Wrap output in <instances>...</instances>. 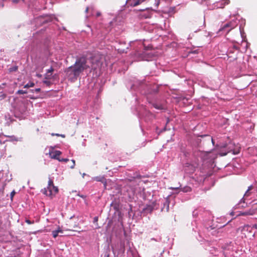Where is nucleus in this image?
<instances>
[{"label":"nucleus","instance_id":"f257e3e1","mask_svg":"<svg viewBox=\"0 0 257 257\" xmlns=\"http://www.w3.org/2000/svg\"><path fill=\"white\" fill-rule=\"evenodd\" d=\"M89 68L87 64V59L82 57L76 59L75 63L65 70L66 76L71 81H74L77 79L81 73Z\"/></svg>","mask_w":257,"mask_h":257},{"label":"nucleus","instance_id":"f03ea898","mask_svg":"<svg viewBox=\"0 0 257 257\" xmlns=\"http://www.w3.org/2000/svg\"><path fill=\"white\" fill-rule=\"evenodd\" d=\"M58 188L54 185L53 181L49 178L47 188L42 189L41 192L47 196L53 198L58 192Z\"/></svg>","mask_w":257,"mask_h":257},{"label":"nucleus","instance_id":"7ed1b4c3","mask_svg":"<svg viewBox=\"0 0 257 257\" xmlns=\"http://www.w3.org/2000/svg\"><path fill=\"white\" fill-rule=\"evenodd\" d=\"M239 230L241 232L242 238H251L255 234V231H253L252 227L249 225H244L243 226L239 227L237 231Z\"/></svg>","mask_w":257,"mask_h":257},{"label":"nucleus","instance_id":"20e7f679","mask_svg":"<svg viewBox=\"0 0 257 257\" xmlns=\"http://www.w3.org/2000/svg\"><path fill=\"white\" fill-rule=\"evenodd\" d=\"M233 27L231 26V23H228L221 26L218 30V33L222 31H226L228 33L232 29Z\"/></svg>","mask_w":257,"mask_h":257},{"label":"nucleus","instance_id":"39448f33","mask_svg":"<svg viewBox=\"0 0 257 257\" xmlns=\"http://www.w3.org/2000/svg\"><path fill=\"white\" fill-rule=\"evenodd\" d=\"M62 153L60 151H55L51 153H50V155L52 159H54L60 161V156L61 155Z\"/></svg>","mask_w":257,"mask_h":257},{"label":"nucleus","instance_id":"423d86ee","mask_svg":"<svg viewBox=\"0 0 257 257\" xmlns=\"http://www.w3.org/2000/svg\"><path fill=\"white\" fill-rule=\"evenodd\" d=\"M101 64L99 60L95 58L92 59L91 69L96 70Z\"/></svg>","mask_w":257,"mask_h":257},{"label":"nucleus","instance_id":"0eeeda50","mask_svg":"<svg viewBox=\"0 0 257 257\" xmlns=\"http://www.w3.org/2000/svg\"><path fill=\"white\" fill-rule=\"evenodd\" d=\"M228 145L229 146L228 147V149L229 150H228V152H232V154L234 155L238 154L240 152V147H237L234 149H232L231 148L234 146V145L230 143Z\"/></svg>","mask_w":257,"mask_h":257},{"label":"nucleus","instance_id":"6e6552de","mask_svg":"<svg viewBox=\"0 0 257 257\" xmlns=\"http://www.w3.org/2000/svg\"><path fill=\"white\" fill-rule=\"evenodd\" d=\"M43 83L47 86H50L53 84V80H51L50 79H44L43 81Z\"/></svg>","mask_w":257,"mask_h":257},{"label":"nucleus","instance_id":"1a4fd4ad","mask_svg":"<svg viewBox=\"0 0 257 257\" xmlns=\"http://www.w3.org/2000/svg\"><path fill=\"white\" fill-rule=\"evenodd\" d=\"M59 233H62V230L60 229H58L56 230L52 231V235L54 238H56L58 235Z\"/></svg>","mask_w":257,"mask_h":257},{"label":"nucleus","instance_id":"9d476101","mask_svg":"<svg viewBox=\"0 0 257 257\" xmlns=\"http://www.w3.org/2000/svg\"><path fill=\"white\" fill-rule=\"evenodd\" d=\"M180 189L182 192L185 193L190 192L192 190L191 188L189 186H185L183 188H181Z\"/></svg>","mask_w":257,"mask_h":257},{"label":"nucleus","instance_id":"9b49d317","mask_svg":"<svg viewBox=\"0 0 257 257\" xmlns=\"http://www.w3.org/2000/svg\"><path fill=\"white\" fill-rule=\"evenodd\" d=\"M233 52L231 51V50H229L228 54V56L229 58H232V60H236L237 59V55L235 54L234 56H232Z\"/></svg>","mask_w":257,"mask_h":257},{"label":"nucleus","instance_id":"f8f14e48","mask_svg":"<svg viewBox=\"0 0 257 257\" xmlns=\"http://www.w3.org/2000/svg\"><path fill=\"white\" fill-rule=\"evenodd\" d=\"M53 77L54 76H52V74L46 73L45 75V79H50L51 80H53Z\"/></svg>","mask_w":257,"mask_h":257},{"label":"nucleus","instance_id":"ddd939ff","mask_svg":"<svg viewBox=\"0 0 257 257\" xmlns=\"http://www.w3.org/2000/svg\"><path fill=\"white\" fill-rule=\"evenodd\" d=\"M94 180L96 181L106 183L105 179L104 177H96L94 178Z\"/></svg>","mask_w":257,"mask_h":257},{"label":"nucleus","instance_id":"4468645a","mask_svg":"<svg viewBox=\"0 0 257 257\" xmlns=\"http://www.w3.org/2000/svg\"><path fill=\"white\" fill-rule=\"evenodd\" d=\"M145 0H134V4L133 6L136 7L140 4H142L143 2H144Z\"/></svg>","mask_w":257,"mask_h":257},{"label":"nucleus","instance_id":"2eb2a0df","mask_svg":"<svg viewBox=\"0 0 257 257\" xmlns=\"http://www.w3.org/2000/svg\"><path fill=\"white\" fill-rule=\"evenodd\" d=\"M153 106L155 108L158 109H163V106L162 105H159L157 104H154Z\"/></svg>","mask_w":257,"mask_h":257},{"label":"nucleus","instance_id":"dca6fc26","mask_svg":"<svg viewBox=\"0 0 257 257\" xmlns=\"http://www.w3.org/2000/svg\"><path fill=\"white\" fill-rule=\"evenodd\" d=\"M34 85L35 84L33 82H31L30 83H28V84H26L24 86V88H29V87H33L34 86Z\"/></svg>","mask_w":257,"mask_h":257},{"label":"nucleus","instance_id":"f3484780","mask_svg":"<svg viewBox=\"0 0 257 257\" xmlns=\"http://www.w3.org/2000/svg\"><path fill=\"white\" fill-rule=\"evenodd\" d=\"M251 214L249 213L248 212L245 211L243 212H240L238 215H242V216H246L248 215H250Z\"/></svg>","mask_w":257,"mask_h":257},{"label":"nucleus","instance_id":"a211bd4d","mask_svg":"<svg viewBox=\"0 0 257 257\" xmlns=\"http://www.w3.org/2000/svg\"><path fill=\"white\" fill-rule=\"evenodd\" d=\"M27 92L23 90H19L17 93L19 94H26Z\"/></svg>","mask_w":257,"mask_h":257},{"label":"nucleus","instance_id":"6ab92c4d","mask_svg":"<svg viewBox=\"0 0 257 257\" xmlns=\"http://www.w3.org/2000/svg\"><path fill=\"white\" fill-rule=\"evenodd\" d=\"M251 227H252V230H253V231H255L256 232L257 230V225L253 224V225L251 226Z\"/></svg>","mask_w":257,"mask_h":257},{"label":"nucleus","instance_id":"aec40b11","mask_svg":"<svg viewBox=\"0 0 257 257\" xmlns=\"http://www.w3.org/2000/svg\"><path fill=\"white\" fill-rule=\"evenodd\" d=\"M205 136V137H207V138H208V141H211L212 142V144H214V141H213V139H212V137H210L209 136H208V135H205V136Z\"/></svg>","mask_w":257,"mask_h":257},{"label":"nucleus","instance_id":"412c9836","mask_svg":"<svg viewBox=\"0 0 257 257\" xmlns=\"http://www.w3.org/2000/svg\"><path fill=\"white\" fill-rule=\"evenodd\" d=\"M54 71V69L53 67H51L49 69H48L46 73H50V74H52V72Z\"/></svg>","mask_w":257,"mask_h":257},{"label":"nucleus","instance_id":"4be33fe9","mask_svg":"<svg viewBox=\"0 0 257 257\" xmlns=\"http://www.w3.org/2000/svg\"><path fill=\"white\" fill-rule=\"evenodd\" d=\"M250 195V191H248L247 190V191L245 192L244 196L248 197Z\"/></svg>","mask_w":257,"mask_h":257},{"label":"nucleus","instance_id":"5701e85b","mask_svg":"<svg viewBox=\"0 0 257 257\" xmlns=\"http://www.w3.org/2000/svg\"><path fill=\"white\" fill-rule=\"evenodd\" d=\"M222 2L224 3V5H228L229 4V0H222Z\"/></svg>","mask_w":257,"mask_h":257},{"label":"nucleus","instance_id":"b1692460","mask_svg":"<svg viewBox=\"0 0 257 257\" xmlns=\"http://www.w3.org/2000/svg\"><path fill=\"white\" fill-rule=\"evenodd\" d=\"M72 165L70 166V168L71 169H73L74 168V166H75V161L74 160H72Z\"/></svg>","mask_w":257,"mask_h":257},{"label":"nucleus","instance_id":"393cba45","mask_svg":"<svg viewBox=\"0 0 257 257\" xmlns=\"http://www.w3.org/2000/svg\"><path fill=\"white\" fill-rule=\"evenodd\" d=\"M16 192L15 191H13L11 193V199H12L14 196L15 195Z\"/></svg>","mask_w":257,"mask_h":257},{"label":"nucleus","instance_id":"a878e982","mask_svg":"<svg viewBox=\"0 0 257 257\" xmlns=\"http://www.w3.org/2000/svg\"><path fill=\"white\" fill-rule=\"evenodd\" d=\"M98 217L96 216L93 219V223H96L97 224Z\"/></svg>","mask_w":257,"mask_h":257},{"label":"nucleus","instance_id":"bb28decb","mask_svg":"<svg viewBox=\"0 0 257 257\" xmlns=\"http://www.w3.org/2000/svg\"><path fill=\"white\" fill-rule=\"evenodd\" d=\"M69 161V159H60V161H59V162H67Z\"/></svg>","mask_w":257,"mask_h":257},{"label":"nucleus","instance_id":"cd10ccee","mask_svg":"<svg viewBox=\"0 0 257 257\" xmlns=\"http://www.w3.org/2000/svg\"><path fill=\"white\" fill-rule=\"evenodd\" d=\"M26 222L28 224H31L32 223H33L34 222H31L30 220L26 219Z\"/></svg>","mask_w":257,"mask_h":257},{"label":"nucleus","instance_id":"c85d7f7f","mask_svg":"<svg viewBox=\"0 0 257 257\" xmlns=\"http://www.w3.org/2000/svg\"><path fill=\"white\" fill-rule=\"evenodd\" d=\"M253 186H252V185H250V186H249V187H248L247 190H248V191H251V190H252V189H253Z\"/></svg>","mask_w":257,"mask_h":257},{"label":"nucleus","instance_id":"c756f323","mask_svg":"<svg viewBox=\"0 0 257 257\" xmlns=\"http://www.w3.org/2000/svg\"><path fill=\"white\" fill-rule=\"evenodd\" d=\"M17 69H18V67H14L13 68H11V70L10 71H16V70H17Z\"/></svg>","mask_w":257,"mask_h":257},{"label":"nucleus","instance_id":"7c9ffc66","mask_svg":"<svg viewBox=\"0 0 257 257\" xmlns=\"http://www.w3.org/2000/svg\"><path fill=\"white\" fill-rule=\"evenodd\" d=\"M100 16H101V13L100 12H98L96 13V17H98Z\"/></svg>","mask_w":257,"mask_h":257},{"label":"nucleus","instance_id":"2f4dec72","mask_svg":"<svg viewBox=\"0 0 257 257\" xmlns=\"http://www.w3.org/2000/svg\"><path fill=\"white\" fill-rule=\"evenodd\" d=\"M20 0H13V3L14 4H17L19 2Z\"/></svg>","mask_w":257,"mask_h":257},{"label":"nucleus","instance_id":"473e14b6","mask_svg":"<svg viewBox=\"0 0 257 257\" xmlns=\"http://www.w3.org/2000/svg\"><path fill=\"white\" fill-rule=\"evenodd\" d=\"M40 90H41V89H40V88H36V89H35L34 90V91H35V92H37V93H38V92H39L40 91Z\"/></svg>","mask_w":257,"mask_h":257},{"label":"nucleus","instance_id":"72a5a7b5","mask_svg":"<svg viewBox=\"0 0 257 257\" xmlns=\"http://www.w3.org/2000/svg\"><path fill=\"white\" fill-rule=\"evenodd\" d=\"M51 135H52V136H58V137L60 136V135H59V134H54V133H52V134H51Z\"/></svg>","mask_w":257,"mask_h":257},{"label":"nucleus","instance_id":"f704fd0d","mask_svg":"<svg viewBox=\"0 0 257 257\" xmlns=\"http://www.w3.org/2000/svg\"><path fill=\"white\" fill-rule=\"evenodd\" d=\"M179 187H171V189L172 190H177L178 189H179Z\"/></svg>","mask_w":257,"mask_h":257},{"label":"nucleus","instance_id":"c9c22d12","mask_svg":"<svg viewBox=\"0 0 257 257\" xmlns=\"http://www.w3.org/2000/svg\"><path fill=\"white\" fill-rule=\"evenodd\" d=\"M88 10H89V8L87 7V8H86V10H85V12H86V13H87V12H88Z\"/></svg>","mask_w":257,"mask_h":257},{"label":"nucleus","instance_id":"e433bc0d","mask_svg":"<svg viewBox=\"0 0 257 257\" xmlns=\"http://www.w3.org/2000/svg\"><path fill=\"white\" fill-rule=\"evenodd\" d=\"M37 76L38 77H41L42 76V75H41V74H37Z\"/></svg>","mask_w":257,"mask_h":257},{"label":"nucleus","instance_id":"4c0bfd02","mask_svg":"<svg viewBox=\"0 0 257 257\" xmlns=\"http://www.w3.org/2000/svg\"><path fill=\"white\" fill-rule=\"evenodd\" d=\"M230 215H231V216H233V215H234V212H231L230 213Z\"/></svg>","mask_w":257,"mask_h":257},{"label":"nucleus","instance_id":"58836bf2","mask_svg":"<svg viewBox=\"0 0 257 257\" xmlns=\"http://www.w3.org/2000/svg\"><path fill=\"white\" fill-rule=\"evenodd\" d=\"M60 136H61L62 138H64L65 137V135H60Z\"/></svg>","mask_w":257,"mask_h":257},{"label":"nucleus","instance_id":"ea45409f","mask_svg":"<svg viewBox=\"0 0 257 257\" xmlns=\"http://www.w3.org/2000/svg\"><path fill=\"white\" fill-rule=\"evenodd\" d=\"M148 55H150L151 57L153 56V54L152 53H148Z\"/></svg>","mask_w":257,"mask_h":257},{"label":"nucleus","instance_id":"a19ab883","mask_svg":"<svg viewBox=\"0 0 257 257\" xmlns=\"http://www.w3.org/2000/svg\"><path fill=\"white\" fill-rule=\"evenodd\" d=\"M159 1H158L157 4H156V6H158L159 5Z\"/></svg>","mask_w":257,"mask_h":257},{"label":"nucleus","instance_id":"79ce46f5","mask_svg":"<svg viewBox=\"0 0 257 257\" xmlns=\"http://www.w3.org/2000/svg\"><path fill=\"white\" fill-rule=\"evenodd\" d=\"M256 192H257V186H256Z\"/></svg>","mask_w":257,"mask_h":257},{"label":"nucleus","instance_id":"37998d69","mask_svg":"<svg viewBox=\"0 0 257 257\" xmlns=\"http://www.w3.org/2000/svg\"><path fill=\"white\" fill-rule=\"evenodd\" d=\"M107 257H109V255L108 254L107 255Z\"/></svg>","mask_w":257,"mask_h":257}]
</instances>
